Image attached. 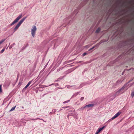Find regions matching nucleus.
<instances>
[{"mask_svg": "<svg viewBox=\"0 0 134 134\" xmlns=\"http://www.w3.org/2000/svg\"><path fill=\"white\" fill-rule=\"evenodd\" d=\"M27 16L24 17L22 19H21L19 22L16 25L15 27L13 29V32H15L19 28V27L20 26L24 21L27 18Z\"/></svg>", "mask_w": 134, "mask_h": 134, "instance_id": "obj_1", "label": "nucleus"}, {"mask_svg": "<svg viewBox=\"0 0 134 134\" xmlns=\"http://www.w3.org/2000/svg\"><path fill=\"white\" fill-rule=\"evenodd\" d=\"M22 15L21 14L19 15L10 24V26H12L15 24L16 23L19 19L21 18Z\"/></svg>", "mask_w": 134, "mask_h": 134, "instance_id": "obj_2", "label": "nucleus"}, {"mask_svg": "<svg viewBox=\"0 0 134 134\" xmlns=\"http://www.w3.org/2000/svg\"><path fill=\"white\" fill-rule=\"evenodd\" d=\"M36 30V26H33L32 28L31 34L33 37H34Z\"/></svg>", "mask_w": 134, "mask_h": 134, "instance_id": "obj_3", "label": "nucleus"}, {"mask_svg": "<svg viewBox=\"0 0 134 134\" xmlns=\"http://www.w3.org/2000/svg\"><path fill=\"white\" fill-rule=\"evenodd\" d=\"M121 112L119 111L118 113H117L116 114H115L114 116L111 118L110 120H109L108 121H107V122H109L112 120L115 119L117 117H118L119 115L121 114Z\"/></svg>", "mask_w": 134, "mask_h": 134, "instance_id": "obj_4", "label": "nucleus"}, {"mask_svg": "<svg viewBox=\"0 0 134 134\" xmlns=\"http://www.w3.org/2000/svg\"><path fill=\"white\" fill-rule=\"evenodd\" d=\"M85 85V84L84 83L80 85L79 86V87H77V86H73L72 87V89H78L80 88H81V87H82L84 85Z\"/></svg>", "mask_w": 134, "mask_h": 134, "instance_id": "obj_5", "label": "nucleus"}, {"mask_svg": "<svg viewBox=\"0 0 134 134\" xmlns=\"http://www.w3.org/2000/svg\"><path fill=\"white\" fill-rule=\"evenodd\" d=\"M94 105L93 104H90L87 105H86L84 107H82L81 108V109H83L84 108L87 107V108H90V107H93L94 106Z\"/></svg>", "mask_w": 134, "mask_h": 134, "instance_id": "obj_6", "label": "nucleus"}, {"mask_svg": "<svg viewBox=\"0 0 134 134\" xmlns=\"http://www.w3.org/2000/svg\"><path fill=\"white\" fill-rule=\"evenodd\" d=\"M105 126H104L100 128L97 131L95 134H98L104 128Z\"/></svg>", "mask_w": 134, "mask_h": 134, "instance_id": "obj_7", "label": "nucleus"}, {"mask_svg": "<svg viewBox=\"0 0 134 134\" xmlns=\"http://www.w3.org/2000/svg\"><path fill=\"white\" fill-rule=\"evenodd\" d=\"M57 41V40H53L52 41L51 46L54 45V46L55 47L56 46H56L57 45L56 42Z\"/></svg>", "mask_w": 134, "mask_h": 134, "instance_id": "obj_8", "label": "nucleus"}, {"mask_svg": "<svg viewBox=\"0 0 134 134\" xmlns=\"http://www.w3.org/2000/svg\"><path fill=\"white\" fill-rule=\"evenodd\" d=\"M122 90H123V88H122L121 89H120L119 91H117L116 93L115 94L114 96H115L117 94H120L121 92L122 91Z\"/></svg>", "mask_w": 134, "mask_h": 134, "instance_id": "obj_9", "label": "nucleus"}, {"mask_svg": "<svg viewBox=\"0 0 134 134\" xmlns=\"http://www.w3.org/2000/svg\"><path fill=\"white\" fill-rule=\"evenodd\" d=\"M101 30V29L100 27H98L96 31L95 32L96 33L99 32Z\"/></svg>", "mask_w": 134, "mask_h": 134, "instance_id": "obj_10", "label": "nucleus"}, {"mask_svg": "<svg viewBox=\"0 0 134 134\" xmlns=\"http://www.w3.org/2000/svg\"><path fill=\"white\" fill-rule=\"evenodd\" d=\"M16 106L12 108V109L9 111V112H10L14 110H15V108H16Z\"/></svg>", "mask_w": 134, "mask_h": 134, "instance_id": "obj_11", "label": "nucleus"}, {"mask_svg": "<svg viewBox=\"0 0 134 134\" xmlns=\"http://www.w3.org/2000/svg\"><path fill=\"white\" fill-rule=\"evenodd\" d=\"M32 81V80L29 81V82L27 84V86H29L31 84V83Z\"/></svg>", "mask_w": 134, "mask_h": 134, "instance_id": "obj_12", "label": "nucleus"}, {"mask_svg": "<svg viewBox=\"0 0 134 134\" xmlns=\"http://www.w3.org/2000/svg\"><path fill=\"white\" fill-rule=\"evenodd\" d=\"M5 49V48H3V49L0 52V53H2L4 51Z\"/></svg>", "mask_w": 134, "mask_h": 134, "instance_id": "obj_13", "label": "nucleus"}, {"mask_svg": "<svg viewBox=\"0 0 134 134\" xmlns=\"http://www.w3.org/2000/svg\"><path fill=\"white\" fill-rule=\"evenodd\" d=\"M5 39H2L0 41V44H2L4 41Z\"/></svg>", "mask_w": 134, "mask_h": 134, "instance_id": "obj_14", "label": "nucleus"}, {"mask_svg": "<svg viewBox=\"0 0 134 134\" xmlns=\"http://www.w3.org/2000/svg\"><path fill=\"white\" fill-rule=\"evenodd\" d=\"M103 40H101V41H100V42L99 43H98V44L99 45V44H101L102 43H103L104 42H103Z\"/></svg>", "mask_w": 134, "mask_h": 134, "instance_id": "obj_15", "label": "nucleus"}, {"mask_svg": "<svg viewBox=\"0 0 134 134\" xmlns=\"http://www.w3.org/2000/svg\"><path fill=\"white\" fill-rule=\"evenodd\" d=\"M73 86H70L69 85L67 86V87L68 88H71Z\"/></svg>", "mask_w": 134, "mask_h": 134, "instance_id": "obj_16", "label": "nucleus"}, {"mask_svg": "<svg viewBox=\"0 0 134 134\" xmlns=\"http://www.w3.org/2000/svg\"><path fill=\"white\" fill-rule=\"evenodd\" d=\"M69 101H70V100H68L67 101H65V102H64L63 103L64 104H65V103H66L69 102Z\"/></svg>", "mask_w": 134, "mask_h": 134, "instance_id": "obj_17", "label": "nucleus"}, {"mask_svg": "<svg viewBox=\"0 0 134 134\" xmlns=\"http://www.w3.org/2000/svg\"><path fill=\"white\" fill-rule=\"evenodd\" d=\"M2 92V85H0V92Z\"/></svg>", "mask_w": 134, "mask_h": 134, "instance_id": "obj_18", "label": "nucleus"}, {"mask_svg": "<svg viewBox=\"0 0 134 134\" xmlns=\"http://www.w3.org/2000/svg\"><path fill=\"white\" fill-rule=\"evenodd\" d=\"M69 106H67L63 107L62 108L65 109V108H69Z\"/></svg>", "mask_w": 134, "mask_h": 134, "instance_id": "obj_19", "label": "nucleus"}, {"mask_svg": "<svg viewBox=\"0 0 134 134\" xmlns=\"http://www.w3.org/2000/svg\"><path fill=\"white\" fill-rule=\"evenodd\" d=\"M131 94L132 97H133L134 96V91Z\"/></svg>", "mask_w": 134, "mask_h": 134, "instance_id": "obj_20", "label": "nucleus"}, {"mask_svg": "<svg viewBox=\"0 0 134 134\" xmlns=\"http://www.w3.org/2000/svg\"><path fill=\"white\" fill-rule=\"evenodd\" d=\"M108 38L107 40H103V42H107V41H108Z\"/></svg>", "mask_w": 134, "mask_h": 134, "instance_id": "obj_21", "label": "nucleus"}, {"mask_svg": "<svg viewBox=\"0 0 134 134\" xmlns=\"http://www.w3.org/2000/svg\"><path fill=\"white\" fill-rule=\"evenodd\" d=\"M84 99V97H82L80 99V100L81 101H82Z\"/></svg>", "mask_w": 134, "mask_h": 134, "instance_id": "obj_22", "label": "nucleus"}, {"mask_svg": "<svg viewBox=\"0 0 134 134\" xmlns=\"http://www.w3.org/2000/svg\"><path fill=\"white\" fill-rule=\"evenodd\" d=\"M87 54V53L86 52L84 53L82 55L83 57L84 56Z\"/></svg>", "mask_w": 134, "mask_h": 134, "instance_id": "obj_23", "label": "nucleus"}, {"mask_svg": "<svg viewBox=\"0 0 134 134\" xmlns=\"http://www.w3.org/2000/svg\"><path fill=\"white\" fill-rule=\"evenodd\" d=\"M29 86H27V85L24 87L23 88V90L26 89Z\"/></svg>", "mask_w": 134, "mask_h": 134, "instance_id": "obj_24", "label": "nucleus"}, {"mask_svg": "<svg viewBox=\"0 0 134 134\" xmlns=\"http://www.w3.org/2000/svg\"><path fill=\"white\" fill-rule=\"evenodd\" d=\"M56 111V109H54L52 110V112L55 113Z\"/></svg>", "mask_w": 134, "mask_h": 134, "instance_id": "obj_25", "label": "nucleus"}, {"mask_svg": "<svg viewBox=\"0 0 134 134\" xmlns=\"http://www.w3.org/2000/svg\"><path fill=\"white\" fill-rule=\"evenodd\" d=\"M95 47V46H94L92 48H90V49H89V50H92V49H93V48H94Z\"/></svg>", "mask_w": 134, "mask_h": 134, "instance_id": "obj_26", "label": "nucleus"}, {"mask_svg": "<svg viewBox=\"0 0 134 134\" xmlns=\"http://www.w3.org/2000/svg\"><path fill=\"white\" fill-rule=\"evenodd\" d=\"M12 47V45H11L9 47V49H11Z\"/></svg>", "mask_w": 134, "mask_h": 134, "instance_id": "obj_27", "label": "nucleus"}, {"mask_svg": "<svg viewBox=\"0 0 134 134\" xmlns=\"http://www.w3.org/2000/svg\"><path fill=\"white\" fill-rule=\"evenodd\" d=\"M25 47H23L22 48V50L24 49H25Z\"/></svg>", "mask_w": 134, "mask_h": 134, "instance_id": "obj_28", "label": "nucleus"}, {"mask_svg": "<svg viewBox=\"0 0 134 134\" xmlns=\"http://www.w3.org/2000/svg\"><path fill=\"white\" fill-rule=\"evenodd\" d=\"M62 110L63 109H60L58 111H57V112L60 111Z\"/></svg>", "mask_w": 134, "mask_h": 134, "instance_id": "obj_29", "label": "nucleus"}, {"mask_svg": "<svg viewBox=\"0 0 134 134\" xmlns=\"http://www.w3.org/2000/svg\"><path fill=\"white\" fill-rule=\"evenodd\" d=\"M67 18H66L64 19V20L65 21H66L67 20Z\"/></svg>", "mask_w": 134, "mask_h": 134, "instance_id": "obj_30", "label": "nucleus"}, {"mask_svg": "<svg viewBox=\"0 0 134 134\" xmlns=\"http://www.w3.org/2000/svg\"><path fill=\"white\" fill-rule=\"evenodd\" d=\"M81 62H82V61H79V62H78V63H81Z\"/></svg>", "mask_w": 134, "mask_h": 134, "instance_id": "obj_31", "label": "nucleus"}, {"mask_svg": "<svg viewBox=\"0 0 134 134\" xmlns=\"http://www.w3.org/2000/svg\"><path fill=\"white\" fill-rule=\"evenodd\" d=\"M22 108L23 109H24V107L23 106V107H22Z\"/></svg>", "mask_w": 134, "mask_h": 134, "instance_id": "obj_32", "label": "nucleus"}, {"mask_svg": "<svg viewBox=\"0 0 134 134\" xmlns=\"http://www.w3.org/2000/svg\"><path fill=\"white\" fill-rule=\"evenodd\" d=\"M15 44V43H13V45H14Z\"/></svg>", "mask_w": 134, "mask_h": 134, "instance_id": "obj_33", "label": "nucleus"}, {"mask_svg": "<svg viewBox=\"0 0 134 134\" xmlns=\"http://www.w3.org/2000/svg\"><path fill=\"white\" fill-rule=\"evenodd\" d=\"M39 119V118H37V119H35V120H37V119Z\"/></svg>", "mask_w": 134, "mask_h": 134, "instance_id": "obj_34", "label": "nucleus"}, {"mask_svg": "<svg viewBox=\"0 0 134 134\" xmlns=\"http://www.w3.org/2000/svg\"><path fill=\"white\" fill-rule=\"evenodd\" d=\"M45 42V41H44L43 42V43H44V42Z\"/></svg>", "mask_w": 134, "mask_h": 134, "instance_id": "obj_35", "label": "nucleus"}, {"mask_svg": "<svg viewBox=\"0 0 134 134\" xmlns=\"http://www.w3.org/2000/svg\"><path fill=\"white\" fill-rule=\"evenodd\" d=\"M123 72H122V75H123Z\"/></svg>", "mask_w": 134, "mask_h": 134, "instance_id": "obj_36", "label": "nucleus"}, {"mask_svg": "<svg viewBox=\"0 0 134 134\" xmlns=\"http://www.w3.org/2000/svg\"><path fill=\"white\" fill-rule=\"evenodd\" d=\"M44 86V87H47V86Z\"/></svg>", "mask_w": 134, "mask_h": 134, "instance_id": "obj_37", "label": "nucleus"}, {"mask_svg": "<svg viewBox=\"0 0 134 134\" xmlns=\"http://www.w3.org/2000/svg\"><path fill=\"white\" fill-rule=\"evenodd\" d=\"M59 70H57L58 71H59Z\"/></svg>", "mask_w": 134, "mask_h": 134, "instance_id": "obj_38", "label": "nucleus"}]
</instances>
